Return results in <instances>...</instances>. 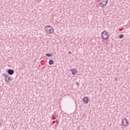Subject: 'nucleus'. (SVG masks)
Returning a JSON list of instances; mask_svg holds the SVG:
<instances>
[{"label":"nucleus","instance_id":"obj_6","mask_svg":"<svg viewBox=\"0 0 130 130\" xmlns=\"http://www.w3.org/2000/svg\"><path fill=\"white\" fill-rule=\"evenodd\" d=\"M14 73H15V71H14V70H12V69H9L8 70V73L9 74V75H14Z\"/></svg>","mask_w":130,"mask_h":130},{"label":"nucleus","instance_id":"obj_2","mask_svg":"<svg viewBox=\"0 0 130 130\" xmlns=\"http://www.w3.org/2000/svg\"><path fill=\"white\" fill-rule=\"evenodd\" d=\"M108 3V0H101L99 3V6L102 8H104L107 5Z\"/></svg>","mask_w":130,"mask_h":130},{"label":"nucleus","instance_id":"obj_9","mask_svg":"<svg viewBox=\"0 0 130 130\" xmlns=\"http://www.w3.org/2000/svg\"><path fill=\"white\" fill-rule=\"evenodd\" d=\"M54 63V61H53V60L50 59L49 61V64H50V66L53 64Z\"/></svg>","mask_w":130,"mask_h":130},{"label":"nucleus","instance_id":"obj_15","mask_svg":"<svg viewBox=\"0 0 130 130\" xmlns=\"http://www.w3.org/2000/svg\"><path fill=\"white\" fill-rule=\"evenodd\" d=\"M115 81H117V78H115Z\"/></svg>","mask_w":130,"mask_h":130},{"label":"nucleus","instance_id":"obj_16","mask_svg":"<svg viewBox=\"0 0 130 130\" xmlns=\"http://www.w3.org/2000/svg\"><path fill=\"white\" fill-rule=\"evenodd\" d=\"M77 85H79V83H78V82H77Z\"/></svg>","mask_w":130,"mask_h":130},{"label":"nucleus","instance_id":"obj_5","mask_svg":"<svg viewBox=\"0 0 130 130\" xmlns=\"http://www.w3.org/2000/svg\"><path fill=\"white\" fill-rule=\"evenodd\" d=\"M70 72H72V75H73V76H75V75H76V74L78 73V70L76 69H72L70 70Z\"/></svg>","mask_w":130,"mask_h":130},{"label":"nucleus","instance_id":"obj_12","mask_svg":"<svg viewBox=\"0 0 130 130\" xmlns=\"http://www.w3.org/2000/svg\"><path fill=\"white\" fill-rule=\"evenodd\" d=\"M46 56H48V57H49V56H51V54L50 53H47L46 54Z\"/></svg>","mask_w":130,"mask_h":130},{"label":"nucleus","instance_id":"obj_8","mask_svg":"<svg viewBox=\"0 0 130 130\" xmlns=\"http://www.w3.org/2000/svg\"><path fill=\"white\" fill-rule=\"evenodd\" d=\"M4 76H5V82H7V83H10V81H9L8 79H7V77H8V75L7 74H4Z\"/></svg>","mask_w":130,"mask_h":130},{"label":"nucleus","instance_id":"obj_7","mask_svg":"<svg viewBox=\"0 0 130 130\" xmlns=\"http://www.w3.org/2000/svg\"><path fill=\"white\" fill-rule=\"evenodd\" d=\"M83 101H84V103H86V104H87V103H88V102H89V100H88V97H84L83 98Z\"/></svg>","mask_w":130,"mask_h":130},{"label":"nucleus","instance_id":"obj_1","mask_svg":"<svg viewBox=\"0 0 130 130\" xmlns=\"http://www.w3.org/2000/svg\"><path fill=\"white\" fill-rule=\"evenodd\" d=\"M46 33L48 34H52L54 32V29L53 27H51L50 25H48L45 27Z\"/></svg>","mask_w":130,"mask_h":130},{"label":"nucleus","instance_id":"obj_3","mask_svg":"<svg viewBox=\"0 0 130 130\" xmlns=\"http://www.w3.org/2000/svg\"><path fill=\"white\" fill-rule=\"evenodd\" d=\"M102 37L103 39L104 40L108 39V37H109V34H108L106 31H104L102 33Z\"/></svg>","mask_w":130,"mask_h":130},{"label":"nucleus","instance_id":"obj_10","mask_svg":"<svg viewBox=\"0 0 130 130\" xmlns=\"http://www.w3.org/2000/svg\"><path fill=\"white\" fill-rule=\"evenodd\" d=\"M7 78L8 81H12V77L8 76V77H7Z\"/></svg>","mask_w":130,"mask_h":130},{"label":"nucleus","instance_id":"obj_17","mask_svg":"<svg viewBox=\"0 0 130 130\" xmlns=\"http://www.w3.org/2000/svg\"><path fill=\"white\" fill-rule=\"evenodd\" d=\"M69 54L71 53V52H69Z\"/></svg>","mask_w":130,"mask_h":130},{"label":"nucleus","instance_id":"obj_14","mask_svg":"<svg viewBox=\"0 0 130 130\" xmlns=\"http://www.w3.org/2000/svg\"><path fill=\"white\" fill-rule=\"evenodd\" d=\"M56 123H57V124H58V123H59V121H58V120H57L56 121Z\"/></svg>","mask_w":130,"mask_h":130},{"label":"nucleus","instance_id":"obj_11","mask_svg":"<svg viewBox=\"0 0 130 130\" xmlns=\"http://www.w3.org/2000/svg\"><path fill=\"white\" fill-rule=\"evenodd\" d=\"M123 35H119V38H120V39H121L122 38H123Z\"/></svg>","mask_w":130,"mask_h":130},{"label":"nucleus","instance_id":"obj_13","mask_svg":"<svg viewBox=\"0 0 130 130\" xmlns=\"http://www.w3.org/2000/svg\"><path fill=\"white\" fill-rule=\"evenodd\" d=\"M97 3H100L101 2V0H95Z\"/></svg>","mask_w":130,"mask_h":130},{"label":"nucleus","instance_id":"obj_4","mask_svg":"<svg viewBox=\"0 0 130 130\" xmlns=\"http://www.w3.org/2000/svg\"><path fill=\"white\" fill-rule=\"evenodd\" d=\"M122 123L124 125V126H127V123H128V121L126 118H123L121 119Z\"/></svg>","mask_w":130,"mask_h":130}]
</instances>
